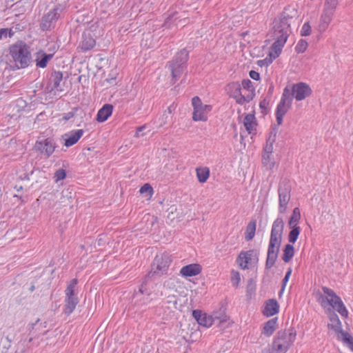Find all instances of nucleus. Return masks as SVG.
<instances>
[{"label": "nucleus", "instance_id": "51", "mask_svg": "<svg viewBox=\"0 0 353 353\" xmlns=\"http://www.w3.org/2000/svg\"><path fill=\"white\" fill-rule=\"evenodd\" d=\"M145 128H146V126H145V125H142V126H141V127H139V128H137V132H136L135 137L139 138V137H141V136H143V135H144V134H143V133H142V134H141V132H142V131H143Z\"/></svg>", "mask_w": 353, "mask_h": 353}, {"label": "nucleus", "instance_id": "54", "mask_svg": "<svg viewBox=\"0 0 353 353\" xmlns=\"http://www.w3.org/2000/svg\"><path fill=\"white\" fill-rule=\"evenodd\" d=\"M8 30L6 28H1L0 29V39L3 38V37H6L7 36Z\"/></svg>", "mask_w": 353, "mask_h": 353}, {"label": "nucleus", "instance_id": "18", "mask_svg": "<svg viewBox=\"0 0 353 353\" xmlns=\"http://www.w3.org/2000/svg\"><path fill=\"white\" fill-rule=\"evenodd\" d=\"M63 10V7L61 5H58L49 11L42 19L41 28L43 30L49 29L51 26V23L57 20L60 17Z\"/></svg>", "mask_w": 353, "mask_h": 353}, {"label": "nucleus", "instance_id": "26", "mask_svg": "<svg viewBox=\"0 0 353 353\" xmlns=\"http://www.w3.org/2000/svg\"><path fill=\"white\" fill-rule=\"evenodd\" d=\"M95 44L96 41L90 34H83L79 47L83 52H87L92 49Z\"/></svg>", "mask_w": 353, "mask_h": 353}, {"label": "nucleus", "instance_id": "59", "mask_svg": "<svg viewBox=\"0 0 353 353\" xmlns=\"http://www.w3.org/2000/svg\"><path fill=\"white\" fill-rule=\"evenodd\" d=\"M291 274H292V268H288L285 276H287L288 279H290Z\"/></svg>", "mask_w": 353, "mask_h": 353}, {"label": "nucleus", "instance_id": "39", "mask_svg": "<svg viewBox=\"0 0 353 353\" xmlns=\"http://www.w3.org/2000/svg\"><path fill=\"white\" fill-rule=\"evenodd\" d=\"M307 46V42L305 40L300 39L295 47V50L297 53H303L306 50Z\"/></svg>", "mask_w": 353, "mask_h": 353}, {"label": "nucleus", "instance_id": "47", "mask_svg": "<svg viewBox=\"0 0 353 353\" xmlns=\"http://www.w3.org/2000/svg\"><path fill=\"white\" fill-rule=\"evenodd\" d=\"M192 103L194 109L205 106V105H203L202 103V102L199 97H193L192 99Z\"/></svg>", "mask_w": 353, "mask_h": 353}, {"label": "nucleus", "instance_id": "53", "mask_svg": "<svg viewBox=\"0 0 353 353\" xmlns=\"http://www.w3.org/2000/svg\"><path fill=\"white\" fill-rule=\"evenodd\" d=\"M39 322V319H37L34 323H32L31 324L29 325V331L30 333H32L34 329V326L37 325L38 324V323Z\"/></svg>", "mask_w": 353, "mask_h": 353}, {"label": "nucleus", "instance_id": "45", "mask_svg": "<svg viewBox=\"0 0 353 353\" xmlns=\"http://www.w3.org/2000/svg\"><path fill=\"white\" fill-rule=\"evenodd\" d=\"M241 280L240 274L237 271L232 270V276L231 281L232 285L235 287H237Z\"/></svg>", "mask_w": 353, "mask_h": 353}, {"label": "nucleus", "instance_id": "48", "mask_svg": "<svg viewBox=\"0 0 353 353\" xmlns=\"http://www.w3.org/2000/svg\"><path fill=\"white\" fill-rule=\"evenodd\" d=\"M256 286L252 280H250L247 285V292L248 294H252L255 291Z\"/></svg>", "mask_w": 353, "mask_h": 353}, {"label": "nucleus", "instance_id": "44", "mask_svg": "<svg viewBox=\"0 0 353 353\" xmlns=\"http://www.w3.org/2000/svg\"><path fill=\"white\" fill-rule=\"evenodd\" d=\"M66 176V172L65 170L63 169H59L57 170L54 175V179L56 182H58L61 180H63Z\"/></svg>", "mask_w": 353, "mask_h": 353}, {"label": "nucleus", "instance_id": "8", "mask_svg": "<svg viewBox=\"0 0 353 353\" xmlns=\"http://www.w3.org/2000/svg\"><path fill=\"white\" fill-rule=\"evenodd\" d=\"M292 186L289 180L284 179L281 180L278 187L279 208L280 214H284L288 209V205L291 198Z\"/></svg>", "mask_w": 353, "mask_h": 353}, {"label": "nucleus", "instance_id": "52", "mask_svg": "<svg viewBox=\"0 0 353 353\" xmlns=\"http://www.w3.org/2000/svg\"><path fill=\"white\" fill-rule=\"evenodd\" d=\"M57 49V46H56V44L54 43H52L49 48H48V51L50 52L48 54H52L54 55V52H56Z\"/></svg>", "mask_w": 353, "mask_h": 353}, {"label": "nucleus", "instance_id": "46", "mask_svg": "<svg viewBox=\"0 0 353 353\" xmlns=\"http://www.w3.org/2000/svg\"><path fill=\"white\" fill-rule=\"evenodd\" d=\"M311 33V27L308 22L305 23L301 30V35L303 37H306L310 35Z\"/></svg>", "mask_w": 353, "mask_h": 353}, {"label": "nucleus", "instance_id": "34", "mask_svg": "<svg viewBox=\"0 0 353 353\" xmlns=\"http://www.w3.org/2000/svg\"><path fill=\"white\" fill-rule=\"evenodd\" d=\"M337 338L341 340L344 345L353 351V337L350 334L343 332L337 336Z\"/></svg>", "mask_w": 353, "mask_h": 353}, {"label": "nucleus", "instance_id": "30", "mask_svg": "<svg viewBox=\"0 0 353 353\" xmlns=\"http://www.w3.org/2000/svg\"><path fill=\"white\" fill-rule=\"evenodd\" d=\"M256 223L255 220L250 221L246 227L245 232V239L250 241L253 239L255 235Z\"/></svg>", "mask_w": 353, "mask_h": 353}, {"label": "nucleus", "instance_id": "23", "mask_svg": "<svg viewBox=\"0 0 353 353\" xmlns=\"http://www.w3.org/2000/svg\"><path fill=\"white\" fill-rule=\"evenodd\" d=\"M279 305L276 300L269 299L265 303L263 313L266 316H273L279 312Z\"/></svg>", "mask_w": 353, "mask_h": 353}, {"label": "nucleus", "instance_id": "13", "mask_svg": "<svg viewBox=\"0 0 353 353\" xmlns=\"http://www.w3.org/2000/svg\"><path fill=\"white\" fill-rule=\"evenodd\" d=\"M259 252L254 250L241 251L237 256L236 263L242 270L248 268V265L257 263Z\"/></svg>", "mask_w": 353, "mask_h": 353}, {"label": "nucleus", "instance_id": "50", "mask_svg": "<svg viewBox=\"0 0 353 353\" xmlns=\"http://www.w3.org/2000/svg\"><path fill=\"white\" fill-rule=\"evenodd\" d=\"M249 74L250 77L254 80H259L260 79L259 73L254 70H251Z\"/></svg>", "mask_w": 353, "mask_h": 353}, {"label": "nucleus", "instance_id": "38", "mask_svg": "<svg viewBox=\"0 0 353 353\" xmlns=\"http://www.w3.org/2000/svg\"><path fill=\"white\" fill-rule=\"evenodd\" d=\"M243 90H246L248 93H252L253 97H254V88L252 85V82L248 79H243L241 83Z\"/></svg>", "mask_w": 353, "mask_h": 353}, {"label": "nucleus", "instance_id": "1", "mask_svg": "<svg viewBox=\"0 0 353 353\" xmlns=\"http://www.w3.org/2000/svg\"><path fill=\"white\" fill-rule=\"evenodd\" d=\"M272 29V37L275 41L272 45L269 52L270 59L269 60L268 59L259 60L258 65L260 66L263 65L265 62L270 63L272 59H275L280 55L291 32L289 18L283 15L276 17L273 22Z\"/></svg>", "mask_w": 353, "mask_h": 353}, {"label": "nucleus", "instance_id": "31", "mask_svg": "<svg viewBox=\"0 0 353 353\" xmlns=\"http://www.w3.org/2000/svg\"><path fill=\"white\" fill-rule=\"evenodd\" d=\"M20 330L19 328L16 327L14 325H10L5 331H3V334L6 336V340L9 343H11L15 340Z\"/></svg>", "mask_w": 353, "mask_h": 353}, {"label": "nucleus", "instance_id": "49", "mask_svg": "<svg viewBox=\"0 0 353 353\" xmlns=\"http://www.w3.org/2000/svg\"><path fill=\"white\" fill-rule=\"evenodd\" d=\"M74 116V112H68L67 113L63 114L62 119L64 121H68L70 119L73 118Z\"/></svg>", "mask_w": 353, "mask_h": 353}, {"label": "nucleus", "instance_id": "3", "mask_svg": "<svg viewBox=\"0 0 353 353\" xmlns=\"http://www.w3.org/2000/svg\"><path fill=\"white\" fill-rule=\"evenodd\" d=\"M323 294H321L318 301L321 305L326 309L331 306L333 310H336L343 317H347L348 312L343 304L341 299L332 289L327 287H323Z\"/></svg>", "mask_w": 353, "mask_h": 353}, {"label": "nucleus", "instance_id": "25", "mask_svg": "<svg viewBox=\"0 0 353 353\" xmlns=\"http://www.w3.org/2000/svg\"><path fill=\"white\" fill-rule=\"evenodd\" d=\"M243 125L248 134H254L256 131V119L254 114H248L243 119Z\"/></svg>", "mask_w": 353, "mask_h": 353}, {"label": "nucleus", "instance_id": "28", "mask_svg": "<svg viewBox=\"0 0 353 353\" xmlns=\"http://www.w3.org/2000/svg\"><path fill=\"white\" fill-rule=\"evenodd\" d=\"M53 57L52 54H47L43 51L38 52L36 65L37 67L44 68L47 66L48 62Z\"/></svg>", "mask_w": 353, "mask_h": 353}, {"label": "nucleus", "instance_id": "29", "mask_svg": "<svg viewBox=\"0 0 353 353\" xmlns=\"http://www.w3.org/2000/svg\"><path fill=\"white\" fill-rule=\"evenodd\" d=\"M277 318H273L268 321L263 326L262 333L267 336H270L276 330Z\"/></svg>", "mask_w": 353, "mask_h": 353}, {"label": "nucleus", "instance_id": "12", "mask_svg": "<svg viewBox=\"0 0 353 353\" xmlns=\"http://www.w3.org/2000/svg\"><path fill=\"white\" fill-rule=\"evenodd\" d=\"M192 316L200 325L205 327H209L214 323H221L226 321V316L221 319L217 316L208 315L199 310H193Z\"/></svg>", "mask_w": 353, "mask_h": 353}, {"label": "nucleus", "instance_id": "15", "mask_svg": "<svg viewBox=\"0 0 353 353\" xmlns=\"http://www.w3.org/2000/svg\"><path fill=\"white\" fill-rule=\"evenodd\" d=\"M150 295V292L147 288L146 282H143L139 287V291L135 292L134 294L133 299H134V305L138 308H142L147 305L151 301Z\"/></svg>", "mask_w": 353, "mask_h": 353}, {"label": "nucleus", "instance_id": "60", "mask_svg": "<svg viewBox=\"0 0 353 353\" xmlns=\"http://www.w3.org/2000/svg\"><path fill=\"white\" fill-rule=\"evenodd\" d=\"M32 338H30V339H29V342H32Z\"/></svg>", "mask_w": 353, "mask_h": 353}, {"label": "nucleus", "instance_id": "36", "mask_svg": "<svg viewBox=\"0 0 353 353\" xmlns=\"http://www.w3.org/2000/svg\"><path fill=\"white\" fill-rule=\"evenodd\" d=\"M291 229V231L289 233L288 235V240L290 243H294L301 232L300 227H294V228H290Z\"/></svg>", "mask_w": 353, "mask_h": 353}, {"label": "nucleus", "instance_id": "10", "mask_svg": "<svg viewBox=\"0 0 353 353\" xmlns=\"http://www.w3.org/2000/svg\"><path fill=\"white\" fill-rule=\"evenodd\" d=\"M225 91L230 97L235 99L236 102L240 105L249 103L253 99L252 93L243 94L241 92V85L239 82L228 83L225 87Z\"/></svg>", "mask_w": 353, "mask_h": 353}, {"label": "nucleus", "instance_id": "9", "mask_svg": "<svg viewBox=\"0 0 353 353\" xmlns=\"http://www.w3.org/2000/svg\"><path fill=\"white\" fill-rule=\"evenodd\" d=\"M293 98L290 88L285 87L283 89V92L281 96V99L277 105L276 109V118L278 125H281L283 119V117L288 112L291 108Z\"/></svg>", "mask_w": 353, "mask_h": 353}, {"label": "nucleus", "instance_id": "5", "mask_svg": "<svg viewBox=\"0 0 353 353\" xmlns=\"http://www.w3.org/2000/svg\"><path fill=\"white\" fill-rule=\"evenodd\" d=\"M188 51L183 48L180 50L171 61L168 63V68L172 73V81L174 83L186 69V62L188 59Z\"/></svg>", "mask_w": 353, "mask_h": 353}, {"label": "nucleus", "instance_id": "19", "mask_svg": "<svg viewBox=\"0 0 353 353\" xmlns=\"http://www.w3.org/2000/svg\"><path fill=\"white\" fill-rule=\"evenodd\" d=\"M63 80V73L60 71H54L49 79L50 91H63L61 83Z\"/></svg>", "mask_w": 353, "mask_h": 353}, {"label": "nucleus", "instance_id": "27", "mask_svg": "<svg viewBox=\"0 0 353 353\" xmlns=\"http://www.w3.org/2000/svg\"><path fill=\"white\" fill-rule=\"evenodd\" d=\"M83 133L84 132L81 129L72 131L68 137L65 139V145L66 147H70L74 145L83 136Z\"/></svg>", "mask_w": 353, "mask_h": 353}, {"label": "nucleus", "instance_id": "43", "mask_svg": "<svg viewBox=\"0 0 353 353\" xmlns=\"http://www.w3.org/2000/svg\"><path fill=\"white\" fill-rule=\"evenodd\" d=\"M270 157L271 154L265 153H263L262 156L263 164L270 169L274 166V163L271 161Z\"/></svg>", "mask_w": 353, "mask_h": 353}, {"label": "nucleus", "instance_id": "35", "mask_svg": "<svg viewBox=\"0 0 353 353\" xmlns=\"http://www.w3.org/2000/svg\"><path fill=\"white\" fill-rule=\"evenodd\" d=\"M294 254V246L291 244L285 245L283 249V254L282 256V259L285 262L288 263L291 261Z\"/></svg>", "mask_w": 353, "mask_h": 353}, {"label": "nucleus", "instance_id": "16", "mask_svg": "<svg viewBox=\"0 0 353 353\" xmlns=\"http://www.w3.org/2000/svg\"><path fill=\"white\" fill-rule=\"evenodd\" d=\"M56 144L50 138L37 141L34 149L39 152L46 159L49 158L54 152Z\"/></svg>", "mask_w": 353, "mask_h": 353}, {"label": "nucleus", "instance_id": "56", "mask_svg": "<svg viewBox=\"0 0 353 353\" xmlns=\"http://www.w3.org/2000/svg\"><path fill=\"white\" fill-rule=\"evenodd\" d=\"M261 353H275L274 351L271 348V347H268L263 349Z\"/></svg>", "mask_w": 353, "mask_h": 353}, {"label": "nucleus", "instance_id": "24", "mask_svg": "<svg viewBox=\"0 0 353 353\" xmlns=\"http://www.w3.org/2000/svg\"><path fill=\"white\" fill-rule=\"evenodd\" d=\"M113 107L110 104L104 105L99 111L97 115V121L104 122L112 113Z\"/></svg>", "mask_w": 353, "mask_h": 353}, {"label": "nucleus", "instance_id": "14", "mask_svg": "<svg viewBox=\"0 0 353 353\" xmlns=\"http://www.w3.org/2000/svg\"><path fill=\"white\" fill-rule=\"evenodd\" d=\"M296 331L293 328L279 331L274 341L289 350L296 339Z\"/></svg>", "mask_w": 353, "mask_h": 353}, {"label": "nucleus", "instance_id": "20", "mask_svg": "<svg viewBox=\"0 0 353 353\" xmlns=\"http://www.w3.org/2000/svg\"><path fill=\"white\" fill-rule=\"evenodd\" d=\"M327 313L331 322L328 324V327L333 330L336 334H337V336L339 335L343 331L342 330L341 322L340 321L338 315L333 312L331 308L327 309Z\"/></svg>", "mask_w": 353, "mask_h": 353}, {"label": "nucleus", "instance_id": "2", "mask_svg": "<svg viewBox=\"0 0 353 353\" xmlns=\"http://www.w3.org/2000/svg\"><path fill=\"white\" fill-rule=\"evenodd\" d=\"M283 228V220L281 217L278 216L272 225L265 262L266 269H270L275 264L281 244Z\"/></svg>", "mask_w": 353, "mask_h": 353}, {"label": "nucleus", "instance_id": "6", "mask_svg": "<svg viewBox=\"0 0 353 353\" xmlns=\"http://www.w3.org/2000/svg\"><path fill=\"white\" fill-rule=\"evenodd\" d=\"M78 280L73 279L70 281L65 290V305L63 308V312L66 315H70L76 308L77 304L79 302L78 298V290H77Z\"/></svg>", "mask_w": 353, "mask_h": 353}, {"label": "nucleus", "instance_id": "42", "mask_svg": "<svg viewBox=\"0 0 353 353\" xmlns=\"http://www.w3.org/2000/svg\"><path fill=\"white\" fill-rule=\"evenodd\" d=\"M274 142V137H270L267 140L266 145L264 148V153L271 154L273 151V143Z\"/></svg>", "mask_w": 353, "mask_h": 353}, {"label": "nucleus", "instance_id": "32", "mask_svg": "<svg viewBox=\"0 0 353 353\" xmlns=\"http://www.w3.org/2000/svg\"><path fill=\"white\" fill-rule=\"evenodd\" d=\"M196 176L200 183H205L210 176V169L208 167L197 168Z\"/></svg>", "mask_w": 353, "mask_h": 353}, {"label": "nucleus", "instance_id": "41", "mask_svg": "<svg viewBox=\"0 0 353 353\" xmlns=\"http://www.w3.org/2000/svg\"><path fill=\"white\" fill-rule=\"evenodd\" d=\"M139 192L142 194H146L151 197L153 194V188L149 183H145L140 188Z\"/></svg>", "mask_w": 353, "mask_h": 353}, {"label": "nucleus", "instance_id": "21", "mask_svg": "<svg viewBox=\"0 0 353 353\" xmlns=\"http://www.w3.org/2000/svg\"><path fill=\"white\" fill-rule=\"evenodd\" d=\"M212 110V106L210 105H205V106L194 109L192 114V119L194 121H206L208 119V112Z\"/></svg>", "mask_w": 353, "mask_h": 353}, {"label": "nucleus", "instance_id": "57", "mask_svg": "<svg viewBox=\"0 0 353 353\" xmlns=\"http://www.w3.org/2000/svg\"><path fill=\"white\" fill-rule=\"evenodd\" d=\"M268 105V102L266 100H263L260 102L259 106L262 109H265L266 108V105Z\"/></svg>", "mask_w": 353, "mask_h": 353}, {"label": "nucleus", "instance_id": "11", "mask_svg": "<svg viewBox=\"0 0 353 353\" xmlns=\"http://www.w3.org/2000/svg\"><path fill=\"white\" fill-rule=\"evenodd\" d=\"M171 261L170 256L168 253L157 255L152 263V272L150 274H152V276L154 274L161 276L165 274Z\"/></svg>", "mask_w": 353, "mask_h": 353}, {"label": "nucleus", "instance_id": "7", "mask_svg": "<svg viewBox=\"0 0 353 353\" xmlns=\"http://www.w3.org/2000/svg\"><path fill=\"white\" fill-rule=\"evenodd\" d=\"M338 5L339 0H325L318 26V30L320 32H323L327 29L332 21Z\"/></svg>", "mask_w": 353, "mask_h": 353}, {"label": "nucleus", "instance_id": "40", "mask_svg": "<svg viewBox=\"0 0 353 353\" xmlns=\"http://www.w3.org/2000/svg\"><path fill=\"white\" fill-rule=\"evenodd\" d=\"M275 353H286L288 349L283 347L281 344L278 343L273 340L272 344L270 346Z\"/></svg>", "mask_w": 353, "mask_h": 353}, {"label": "nucleus", "instance_id": "4", "mask_svg": "<svg viewBox=\"0 0 353 353\" xmlns=\"http://www.w3.org/2000/svg\"><path fill=\"white\" fill-rule=\"evenodd\" d=\"M10 54L17 68H27L31 63L30 48L23 41H19L12 45Z\"/></svg>", "mask_w": 353, "mask_h": 353}, {"label": "nucleus", "instance_id": "17", "mask_svg": "<svg viewBox=\"0 0 353 353\" xmlns=\"http://www.w3.org/2000/svg\"><path fill=\"white\" fill-rule=\"evenodd\" d=\"M292 98L294 97L296 101H302L308 97L312 94V89L305 83L300 82L295 83L290 89Z\"/></svg>", "mask_w": 353, "mask_h": 353}, {"label": "nucleus", "instance_id": "58", "mask_svg": "<svg viewBox=\"0 0 353 353\" xmlns=\"http://www.w3.org/2000/svg\"><path fill=\"white\" fill-rule=\"evenodd\" d=\"M171 20H172V18H170V17L167 18V19H166V21L165 22L164 26L169 28L170 27V21Z\"/></svg>", "mask_w": 353, "mask_h": 353}, {"label": "nucleus", "instance_id": "37", "mask_svg": "<svg viewBox=\"0 0 353 353\" xmlns=\"http://www.w3.org/2000/svg\"><path fill=\"white\" fill-rule=\"evenodd\" d=\"M164 303L167 304V307L170 309H176L177 298L175 295H169L167 296Z\"/></svg>", "mask_w": 353, "mask_h": 353}, {"label": "nucleus", "instance_id": "22", "mask_svg": "<svg viewBox=\"0 0 353 353\" xmlns=\"http://www.w3.org/2000/svg\"><path fill=\"white\" fill-rule=\"evenodd\" d=\"M201 272V265L199 264L192 263L183 267L180 270V274L187 277L198 275Z\"/></svg>", "mask_w": 353, "mask_h": 353}, {"label": "nucleus", "instance_id": "33", "mask_svg": "<svg viewBox=\"0 0 353 353\" xmlns=\"http://www.w3.org/2000/svg\"><path fill=\"white\" fill-rule=\"evenodd\" d=\"M301 219V213L299 208H295L293 210L292 214L289 219L288 225L290 228L299 227L298 225Z\"/></svg>", "mask_w": 353, "mask_h": 353}, {"label": "nucleus", "instance_id": "55", "mask_svg": "<svg viewBox=\"0 0 353 353\" xmlns=\"http://www.w3.org/2000/svg\"><path fill=\"white\" fill-rule=\"evenodd\" d=\"M289 281V279L287 277V276H285L282 281V288H281V292H282L284 290H285V285L287 284V283Z\"/></svg>", "mask_w": 353, "mask_h": 353}]
</instances>
